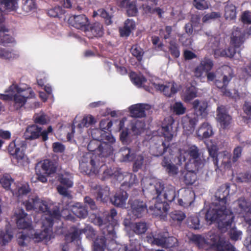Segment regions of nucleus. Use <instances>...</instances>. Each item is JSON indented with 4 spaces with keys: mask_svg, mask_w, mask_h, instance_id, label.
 Here are the masks:
<instances>
[{
    "mask_svg": "<svg viewBox=\"0 0 251 251\" xmlns=\"http://www.w3.org/2000/svg\"><path fill=\"white\" fill-rule=\"evenodd\" d=\"M229 189L226 186L220 187L215 193V198L220 203L210 207L205 215V219L209 224L213 222L218 224V227L222 231H226L231 227L234 216L231 210L226 208V198L229 195Z\"/></svg>",
    "mask_w": 251,
    "mask_h": 251,
    "instance_id": "nucleus-1",
    "label": "nucleus"
},
{
    "mask_svg": "<svg viewBox=\"0 0 251 251\" xmlns=\"http://www.w3.org/2000/svg\"><path fill=\"white\" fill-rule=\"evenodd\" d=\"M174 123V120L172 117L169 116L164 118L161 126V133L165 137V140L162 141L161 144L156 148V156H161L167 151L169 153V155L163 156L161 162V165L169 175H175L178 173V168L172 162L173 151L170 143V141L173 137V125Z\"/></svg>",
    "mask_w": 251,
    "mask_h": 251,
    "instance_id": "nucleus-2",
    "label": "nucleus"
},
{
    "mask_svg": "<svg viewBox=\"0 0 251 251\" xmlns=\"http://www.w3.org/2000/svg\"><path fill=\"white\" fill-rule=\"evenodd\" d=\"M104 132H105L99 129L93 130L92 132L93 139L87 146L88 150L92 153H88L83 155L82 162L80 164L82 172L87 175H90L92 173L96 174L97 172L98 165L97 155L101 143L104 138L103 137Z\"/></svg>",
    "mask_w": 251,
    "mask_h": 251,
    "instance_id": "nucleus-3",
    "label": "nucleus"
},
{
    "mask_svg": "<svg viewBox=\"0 0 251 251\" xmlns=\"http://www.w3.org/2000/svg\"><path fill=\"white\" fill-rule=\"evenodd\" d=\"M192 240L200 249H210L215 251H235L234 247L230 243L215 233L211 234L207 238L201 235H194Z\"/></svg>",
    "mask_w": 251,
    "mask_h": 251,
    "instance_id": "nucleus-4",
    "label": "nucleus"
},
{
    "mask_svg": "<svg viewBox=\"0 0 251 251\" xmlns=\"http://www.w3.org/2000/svg\"><path fill=\"white\" fill-rule=\"evenodd\" d=\"M27 211L34 210L38 212L46 213L49 216L46 218V221L49 224V227H52L53 224V219H59L61 214L59 208L53 206L51 209L45 201L41 200L37 196L29 197L28 199L23 202Z\"/></svg>",
    "mask_w": 251,
    "mask_h": 251,
    "instance_id": "nucleus-5",
    "label": "nucleus"
},
{
    "mask_svg": "<svg viewBox=\"0 0 251 251\" xmlns=\"http://www.w3.org/2000/svg\"><path fill=\"white\" fill-rule=\"evenodd\" d=\"M145 194L152 200H161L163 197L166 202L173 201L176 195L175 187L171 185L165 186L163 182L160 181H156L154 184H150L145 191Z\"/></svg>",
    "mask_w": 251,
    "mask_h": 251,
    "instance_id": "nucleus-6",
    "label": "nucleus"
},
{
    "mask_svg": "<svg viewBox=\"0 0 251 251\" xmlns=\"http://www.w3.org/2000/svg\"><path fill=\"white\" fill-rule=\"evenodd\" d=\"M13 92V100L14 107L16 110L20 109L24 106L27 99L35 98V95L31 88L25 91L24 95L21 94L24 90L17 85H11L5 92Z\"/></svg>",
    "mask_w": 251,
    "mask_h": 251,
    "instance_id": "nucleus-7",
    "label": "nucleus"
},
{
    "mask_svg": "<svg viewBox=\"0 0 251 251\" xmlns=\"http://www.w3.org/2000/svg\"><path fill=\"white\" fill-rule=\"evenodd\" d=\"M52 131V126H50L47 130H43L42 127L39 126L36 124H33L27 126L24 133L25 139L32 140L42 138L43 141L45 142L48 140V135Z\"/></svg>",
    "mask_w": 251,
    "mask_h": 251,
    "instance_id": "nucleus-8",
    "label": "nucleus"
},
{
    "mask_svg": "<svg viewBox=\"0 0 251 251\" xmlns=\"http://www.w3.org/2000/svg\"><path fill=\"white\" fill-rule=\"evenodd\" d=\"M30 232V234L25 233L24 232H20L18 235L17 242L21 247H25L27 245L30 239L34 240L36 242H41L44 240L50 239V234L48 228H45L40 232H34V231Z\"/></svg>",
    "mask_w": 251,
    "mask_h": 251,
    "instance_id": "nucleus-9",
    "label": "nucleus"
},
{
    "mask_svg": "<svg viewBox=\"0 0 251 251\" xmlns=\"http://www.w3.org/2000/svg\"><path fill=\"white\" fill-rule=\"evenodd\" d=\"M228 73L227 75H223L222 80L216 79L215 73L210 71L206 73V77L208 81H213L215 80V84L217 88L222 90L224 95L226 96H230L231 93L226 88L229 82L233 77V73L230 68H228Z\"/></svg>",
    "mask_w": 251,
    "mask_h": 251,
    "instance_id": "nucleus-10",
    "label": "nucleus"
},
{
    "mask_svg": "<svg viewBox=\"0 0 251 251\" xmlns=\"http://www.w3.org/2000/svg\"><path fill=\"white\" fill-rule=\"evenodd\" d=\"M26 144L25 141L16 138L11 142L8 147V151L13 159L17 162L22 160L25 156L24 149L26 148Z\"/></svg>",
    "mask_w": 251,
    "mask_h": 251,
    "instance_id": "nucleus-11",
    "label": "nucleus"
},
{
    "mask_svg": "<svg viewBox=\"0 0 251 251\" xmlns=\"http://www.w3.org/2000/svg\"><path fill=\"white\" fill-rule=\"evenodd\" d=\"M103 141L101 143L97 155L98 157H106L113 153V144L115 142V139L109 133L104 132Z\"/></svg>",
    "mask_w": 251,
    "mask_h": 251,
    "instance_id": "nucleus-12",
    "label": "nucleus"
},
{
    "mask_svg": "<svg viewBox=\"0 0 251 251\" xmlns=\"http://www.w3.org/2000/svg\"><path fill=\"white\" fill-rule=\"evenodd\" d=\"M17 227L19 229H27L30 232L33 231L32 220L22 208L17 209L14 213Z\"/></svg>",
    "mask_w": 251,
    "mask_h": 251,
    "instance_id": "nucleus-13",
    "label": "nucleus"
},
{
    "mask_svg": "<svg viewBox=\"0 0 251 251\" xmlns=\"http://www.w3.org/2000/svg\"><path fill=\"white\" fill-rule=\"evenodd\" d=\"M190 156L189 163L186 165L187 169H191L195 167L196 170L202 168L203 166V160L201 158V152L196 146H191L188 151Z\"/></svg>",
    "mask_w": 251,
    "mask_h": 251,
    "instance_id": "nucleus-14",
    "label": "nucleus"
},
{
    "mask_svg": "<svg viewBox=\"0 0 251 251\" xmlns=\"http://www.w3.org/2000/svg\"><path fill=\"white\" fill-rule=\"evenodd\" d=\"M243 151V147L238 146L235 148L233 151V156L231 159L230 154L227 151H224L220 154L223 156L222 164L226 169H230L231 168L232 163L236 162L241 157Z\"/></svg>",
    "mask_w": 251,
    "mask_h": 251,
    "instance_id": "nucleus-15",
    "label": "nucleus"
},
{
    "mask_svg": "<svg viewBox=\"0 0 251 251\" xmlns=\"http://www.w3.org/2000/svg\"><path fill=\"white\" fill-rule=\"evenodd\" d=\"M128 205L129 211L137 218H141L148 211L146 203L139 199L129 200Z\"/></svg>",
    "mask_w": 251,
    "mask_h": 251,
    "instance_id": "nucleus-16",
    "label": "nucleus"
},
{
    "mask_svg": "<svg viewBox=\"0 0 251 251\" xmlns=\"http://www.w3.org/2000/svg\"><path fill=\"white\" fill-rule=\"evenodd\" d=\"M217 120L223 129L228 127L232 121L231 117L228 114L226 107L223 105L218 107L217 109Z\"/></svg>",
    "mask_w": 251,
    "mask_h": 251,
    "instance_id": "nucleus-17",
    "label": "nucleus"
},
{
    "mask_svg": "<svg viewBox=\"0 0 251 251\" xmlns=\"http://www.w3.org/2000/svg\"><path fill=\"white\" fill-rule=\"evenodd\" d=\"M94 195L97 201L107 202L109 199L110 188L107 186L96 185L92 187Z\"/></svg>",
    "mask_w": 251,
    "mask_h": 251,
    "instance_id": "nucleus-18",
    "label": "nucleus"
},
{
    "mask_svg": "<svg viewBox=\"0 0 251 251\" xmlns=\"http://www.w3.org/2000/svg\"><path fill=\"white\" fill-rule=\"evenodd\" d=\"M96 221L100 227H101L104 235H110L114 237L116 235L115 226L117 221L109 222V221H103L100 217L96 218Z\"/></svg>",
    "mask_w": 251,
    "mask_h": 251,
    "instance_id": "nucleus-19",
    "label": "nucleus"
},
{
    "mask_svg": "<svg viewBox=\"0 0 251 251\" xmlns=\"http://www.w3.org/2000/svg\"><path fill=\"white\" fill-rule=\"evenodd\" d=\"M35 168H38L42 173L50 176L56 173L57 166L53 161L46 159L38 162L36 164Z\"/></svg>",
    "mask_w": 251,
    "mask_h": 251,
    "instance_id": "nucleus-20",
    "label": "nucleus"
},
{
    "mask_svg": "<svg viewBox=\"0 0 251 251\" xmlns=\"http://www.w3.org/2000/svg\"><path fill=\"white\" fill-rule=\"evenodd\" d=\"M245 41V33L239 27L233 28L229 45L236 49L240 48Z\"/></svg>",
    "mask_w": 251,
    "mask_h": 251,
    "instance_id": "nucleus-21",
    "label": "nucleus"
},
{
    "mask_svg": "<svg viewBox=\"0 0 251 251\" xmlns=\"http://www.w3.org/2000/svg\"><path fill=\"white\" fill-rule=\"evenodd\" d=\"M155 88L162 92L167 97H171L177 92V85L174 81L168 82L166 84H157Z\"/></svg>",
    "mask_w": 251,
    "mask_h": 251,
    "instance_id": "nucleus-22",
    "label": "nucleus"
},
{
    "mask_svg": "<svg viewBox=\"0 0 251 251\" xmlns=\"http://www.w3.org/2000/svg\"><path fill=\"white\" fill-rule=\"evenodd\" d=\"M214 65L213 61L210 58L204 57L201 61L200 64L195 70V75L197 77H201L203 72H208L211 71Z\"/></svg>",
    "mask_w": 251,
    "mask_h": 251,
    "instance_id": "nucleus-23",
    "label": "nucleus"
},
{
    "mask_svg": "<svg viewBox=\"0 0 251 251\" xmlns=\"http://www.w3.org/2000/svg\"><path fill=\"white\" fill-rule=\"evenodd\" d=\"M68 22L70 25L77 29H86L88 20L83 14L75 15L69 18Z\"/></svg>",
    "mask_w": 251,
    "mask_h": 251,
    "instance_id": "nucleus-24",
    "label": "nucleus"
},
{
    "mask_svg": "<svg viewBox=\"0 0 251 251\" xmlns=\"http://www.w3.org/2000/svg\"><path fill=\"white\" fill-rule=\"evenodd\" d=\"M214 51L215 58L219 57H225L232 58L236 53V49L229 45L227 48L226 49H214L211 46Z\"/></svg>",
    "mask_w": 251,
    "mask_h": 251,
    "instance_id": "nucleus-25",
    "label": "nucleus"
},
{
    "mask_svg": "<svg viewBox=\"0 0 251 251\" xmlns=\"http://www.w3.org/2000/svg\"><path fill=\"white\" fill-rule=\"evenodd\" d=\"M195 114L197 116L205 118L207 115V108L208 103L203 100H195L192 103Z\"/></svg>",
    "mask_w": 251,
    "mask_h": 251,
    "instance_id": "nucleus-26",
    "label": "nucleus"
},
{
    "mask_svg": "<svg viewBox=\"0 0 251 251\" xmlns=\"http://www.w3.org/2000/svg\"><path fill=\"white\" fill-rule=\"evenodd\" d=\"M213 134L212 127L208 122L202 123L196 132L197 137L201 140L210 137Z\"/></svg>",
    "mask_w": 251,
    "mask_h": 251,
    "instance_id": "nucleus-27",
    "label": "nucleus"
},
{
    "mask_svg": "<svg viewBox=\"0 0 251 251\" xmlns=\"http://www.w3.org/2000/svg\"><path fill=\"white\" fill-rule=\"evenodd\" d=\"M127 198V192L121 189L115 193L112 198L110 199V201L115 206L121 207L125 205Z\"/></svg>",
    "mask_w": 251,
    "mask_h": 251,
    "instance_id": "nucleus-28",
    "label": "nucleus"
},
{
    "mask_svg": "<svg viewBox=\"0 0 251 251\" xmlns=\"http://www.w3.org/2000/svg\"><path fill=\"white\" fill-rule=\"evenodd\" d=\"M130 115L135 118H143L146 115L145 106L144 104L138 103L134 104L129 107Z\"/></svg>",
    "mask_w": 251,
    "mask_h": 251,
    "instance_id": "nucleus-29",
    "label": "nucleus"
},
{
    "mask_svg": "<svg viewBox=\"0 0 251 251\" xmlns=\"http://www.w3.org/2000/svg\"><path fill=\"white\" fill-rule=\"evenodd\" d=\"M57 180L61 185L68 188H72L74 185L73 175L69 172L59 174L58 176Z\"/></svg>",
    "mask_w": 251,
    "mask_h": 251,
    "instance_id": "nucleus-30",
    "label": "nucleus"
},
{
    "mask_svg": "<svg viewBox=\"0 0 251 251\" xmlns=\"http://www.w3.org/2000/svg\"><path fill=\"white\" fill-rule=\"evenodd\" d=\"M121 6L126 8V13L128 16H135L138 13V9L134 1L130 0H123Z\"/></svg>",
    "mask_w": 251,
    "mask_h": 251,
    "instance_id": "nucleus-31",
    "label": "nucleus"
},
{
    "mask_svg": "<svg viewBox=\"0 0 251 251\" xmlns=\"http://www.w3.org/2000/svg\"><path fill=\"white\" fill-rule=\"evenodd\" d=\"M186 169L187 171L184 176V182L187 185H192L197 180V172L199 170H196L194 166L191 169Z\"/></svg>",
    "mask_w": 251,
    "mask_h": 251,
    "instance_id": "nucleus-32",
    "label": "nucleus"
},
{
    "mask_svg": "<svg viewBox=\"0 0 251 251\" xmlns=\"http://www.w3.org/2000/svg\"><path fill=\"white\" fill-rule=\"evenodd\" d=\"M19 56L16 50L10 48H0V58L10 60L17 58Z\"/></svg>",
    "mask_w": 251,
    "mask_h": 251,
    "instance_id": "nucleus-33",
    "label": "nucleus"
},
{
    "mask_svg": "<svg viewBox=\"0 0 251 251\" xmlns=\"http://www.w3.org/2000/svg\"><path fill=\"white\" fill-rule=\"evenodd\" d=\"M135 152L134 151L126 147L121 148L119 151L121 160L123 162L132 161Z\"/></svg>",
    "mask_w": 251,
    "mask_h": 251,
    "instance_id": "nucleus-34",
    "label": "nucleus"
},
{
    "mask_svg": "<svg viewBox=\"0 0 251 251\" xmlns=\"http://www.w3.org/2000/svg\"><path fill=\"white\" fill-rule=\"evenodd\" d=\"M72 211L77 217L82 219L86 218L88 214L86 207L80 203H76V205L73 206Z\"/></svg>",
    "mask_w": 251,
    "mask_h": 251,
    "instance_id": "nucleus-35",
    "label": "nucleus"
},
{
    "mask_svg": "<svg viewBox=\"0 0 251 251\" xmlns=\"http://www.w3.org/2000/svg\"><path fill=\"white\" fill-rule=\"evenodd\" d=\"M87 30L95 37H100L104 33L103 25L99 22H95L91 25L89 29L87 28Z\"/></svg>",
    "mask_w": 251,
    "mask_h": 251,
    "instance_id": "nucleus-36",
    "label": "nucleus"
},
{
    "mask_svg": "<svg viewBox=\"0 0 251 251\" xmlns=\"http://www.w3.org/2000/svg\"><path fill=\"white\" fill-rule=\"evenodd\" d=\"M130 228L136 234L141 235L146 232L148 226L146 223L141 222L131 224Z\"/></svg>",
    "mask_w": 251,
    "mask_h": 251,
    "instance_id": "nucleus-37",
    "label": "nucleus"
},
{
    "mask_svg": "<svg viewBox=\"0 0 251 251\" xmlns=\"http://www.w3.org/2000/svg\"><path fill=\"white\" fill-rule=\"evenodd\" d=\"M122 174L118 168H109L106 169L103 173V179L113 178L116 180L121 176Z\"/></svg>",
    "mask_w": 251,
    "mask_h": 251,
    "instance_id": "nucleus-38",
    "label": "nucleus"
},
{
    "mask_svg": "<svg viewBox=\"0 0 251 251\" xmlns=\"http://www.w3.org/2000/svg\"><path fill=\"white\" fill-rule=\"evenodd\" d=\"M225 17L226 19L234 20L236 17V7L232 3H228L225 7Z\"/></svg>",
    "mask_w": 251,
    "mask_h": 251,
    "instance_id": "nucleus-39",
    "label": "nucleus"
},
{
    "mask_svg": "<svg viewBox=\"0 0 251 251\" xmlns=\"http://www.w3.org/2000/svg\"><path fill=\"white\" fill-rule=\"evenodd\" d=\"M106 243V239L104 236H98L94 241L93 251H104Z\"/></svg>",
    "mask_w": 251,
    "mask_h": 251,
    "instance_id": "nucleus-40",
    "label": "nucleus"
},
{
    "mask_svg": "<svg viewBox=\"0 0 251 251\" xmlns=\"http://www.w3.org/2000/svg\"><path fill=\"white\" fill-rule=\"evenodd\" d=\"M208 151L209 155L212 158L213 163L215 165V170L217 172L219 169L218 166V148L215 145H212L209 147H208Z\"/></svg>",
    "mask_w": 251,
    "mask_h": 251,
    "instance_id": "nucleus-41",
    "label": "nucleus"
},
{
    "mask_svg": "<svg viewBox=\"0 0 251 251\" xmlns=\"http://www.w3.org/2000/svg\"><path fill=\"white\" fill-rule=\"evenodd\" d=\"M145 123L144 121L135 119L131 123V128L133 132L140 134L145 129Z\"/></svg>",
    "mask_w": 251,
    "mask_h": 251,
    "instance_id": "nucleus-42",
    "label": "nucleus"
},
{
    "mask_svg": "<svg viewBox=\"0 0 251 251\" xmlns=\"http://www.w3.org/2000/svg\"><path fill=\"white\" fill-rule=\"evenodd\" d=\"M168 49L172 56L174 58H177L180 56V50L178 45L175 40H171L169 42Z\"/></svg>",
    "mask_w": 251,
    "mask_h": 251,
    "instance_id": "nucleus-43",
    "label": "nucleus"
},
{
    "mask_svg": "<svg viewBox=\"0 0 251 251\" xmlns=\"http://www.w3.org/2000/svg\"><path fill=\"white\" fill-rule=\"evenodd\" d=\"M19 0H1L0 4L9 11H15L18 8Z\"/></svg>",
    "mask_w": 251,
    "mask_h": 251,
    "instance_id": "nucleus-44",
    "label": "nucleus"
},
{
    "mask_svg": "<svg viewBox=\"0 0 251 251\" xmlns=\"http://www.w3.org/2000/svg\"><path fill=\"white\" fill-rule=\"evenodd\" d=\"M197 96V90L194 86H191L186 89L184 95V100L189 102Z\"/></svg>",
    "mask_w": 251,
    "mask_h": 251,
    "instance_id": "nucleus-45",
    "label": "nucleus"
},
{
    "mask_svg": "<svg viewBox=\"0 0 251 251\" xmlns=\"http://www.w3.org/2000/svg\"><path fill=\"white\" fill-rule=\"evenodd\" d=\"M156 200L157 201L154 204V210L158 211V213H157L158 215H161L163 213H167L170 208L168 203L165 201H159V199Z\"/></svg>",
    "mask_w": 251,
    "mask_h": 251,
    "instance_id": "nucleus-46",
    "label": "nucleus"
},
{
    "mask_svg": "<svg viewBox=\"0 0 251 251\" xmlns=\"http://www.w3.org/2000/svg\"><path fill=\"white\" fill-rule=\"evenodd\" d=\"M171 110L175 115H181L185 113L186 108L181 102L177 101L171 106Z\"/></svg>",
    "mask_w": 251,
    "mask_h": 251,
    "instance_id": "nucleus-47",
    "label": "nucleus"
},
{
    "mask_svg": "<svg viewBox=\"0 0 251 251\" xmlns=\"http://www.w3.org/2000/svg\"><path fill=\"white\" fill-rule=\"evenodd\" d=\"M131 81L138 87H141L142 85L147 81V79L143 75H139L134 72L130 75Z\"/></svg>",
    "mask_w": 251,
    "mask_h": 251,
    "instance_id": "nucleus-48",
    "label": "nucleus"
},
{
    "mask_svg": "<svg viewBox=\"0 0 251 251\" xmlns=\"http://www.w3.org/2000/svg\"><path fill=\"white\" fill-rule=\"evenodd\" d=\"M193 195L194 193L190 191L186 192L184 196H183V199L178 200L179 205L184 207L191 205L193 202Z\"/></svg>",
    "mask_w": 251,
    "mask_h": 251,
    "instance_id": "nucleus-49",
    "label": "nucleus"
},
{
    "mask_svg": "<svg viewBox=\"0 0 251 251\" xmlns=\"http://www.w3.org/2000/svg\"><path fill=\"white\" fill-rule=\"evenodd\" d=\"M133 161H134L133 171L134 172H137L139 169H141L144 163V157L143 155L136 154L135 152Z\"/></svg>",
    "mask_w": 251,
    "mask_h": 251,
    "instance_id": "nucleus-50",
    "label": "nucleus"
},
{
    "mask_svg": "<svg viewBox=\"0 0 251 251\" xmlns=\"http://www.w3.org/2000/svg\"><path fill=\"white\" fill-rule=\"evenodd\" d=\"M96 121L95 118L92 115H88L83 117L81 122L78 124L77 126L79 128L84 127H89L90 125L94 124Z\"/></svg>",
    "mask_w": 251,
    "mask_h": 251,
    "instance_id": "nucleus-51",
    "label": "nucleus"
},
{
    "mask_svg": "<svg viewBox=\"0 0 251 251\" xmlns=\"http://www.w3.org/2000/svg\"><path fill=\"white\" fill-rule=\"evenodd\" d=\"M238 204L242 213H247L251 210V204L245 198H239L238 200Z\"/></svg>",
    "mask_w": 251,
    "mask_h": 251,
    "instance_id": "nucleus-52",
    "label": "nucleus"
},
{
    "mask_svg": "<svg viewBox=\"0 0 251 251\" xmlns=\"http://www.w3.org/2000/svg\"><path fill=\"white\" fill-rule=\"evenodd\" d=\"M14 179L11 176L7 174L3 175L0 179V184L6 190L10 189L11 184L13 182Z\"/></svg>",
    "mask_w": 251,
    "mask_h": 251,
    "instance_id": "nucleus-53",
    "label": "nucleus"
},
{
    "mask_svg": "<svg viewBox=\"0 0 251 251\" xmlns=\"http://www.w3.org/2000/svg\"><path fill=\"white\" fill-rule=\"evenodd\" d=\"M131 52L132 55L136 57L138 62H141L142 60L144 51L141 48L137 45H133L131 47Z\"/></svg>",
    "mask_w": 251,
    "mask_h": 251,
    "instance_id": "nucleus-54",
    "label": "nucleus"
},
{
    "mask_svg": "<svg viewBox=\"0 0 251 251\" xmlns=\"http://www.w3.org/2000/svg\"><path fill=\"white\" fill-rule=\"evenodd\" d=\"M64 10L59 6H55L48 11V15L50 17L61 18L64 14Z\"/></svg>",
    "mask_w": 251,
    "mask_h": 251,
    "instance_id": "nucleus-55",
    "label": "nucleus"
},
{
    "mask_svg": "<svg viewBox=\"0 0 251 251\" xmlns=\"http://www.w3.org/2000/svg\"><path fill=\"white\" fill-rule=\"evenodd\" d=\"M166 236L165 234H158L157 237H153L152 239L151 238V242L152 245L165 248Z\"/></svg>",
    "mask_w": 251,
    "mask_h": 251,
    "instance_id": "nucleus-56",
    "label": "nucleus"
},
{
    "mask_svg": "<svg viewBox=\"0 0 251 251\" xmlns=\"http://www.w3.org/2000/svg\"><path fill=\"white\" fill-rule=\"evenodd\" d=\"M81 232L80 230L77 228H74V230L67 234L65 236V239L68 242H72L76 241L79 239Z\"/></svg>",
    "mask_w": 251,
    "mask_h": 251,
    "instance_id": "nucleus-57",
    "label": "nucleus"
},
{
    "mask_svg": "<svg viewBox=\"0 0 251 251\" xmlns=\"http://www.w3.org/2000/svg\"><path fill=\"white\" fill-rule=\"evenodd\" d=\"M8 30L4 26V29L0 31V44H3L4 45L6 44L12 43L14 41L13 38H12L9 34H5V32H7Z\"/></svg>",
    "mask_w": 251,
    "mask_h": 251,
    "instance_id": "nucleus-58",
    "label": "nucleus"
},
{
    "mask_svg": "<svg viewBox=\"0 0 251 251\" xmlns=\"http://www.w3.org/2000/svg\"><path fill=\"white\" fill-rule=\"evenodd\" d=\"M179 42L183 46L189 47L192 45L193 39L190 37V35L186 33H183L178 35Z\"/></svg>",
    "mask_w": 251,
    "mask_h": 251,
    "instance_id": "nucleus-59",
    "label": "nucleus"
},
{
    "mask_svg": "<svg viewBox=\"0 0 251 251\" xmlns=\"http://www.w3.org/2000/svg\"><path fill=\"white\" fill-rule=\"evenodd\" d=\"M99 12L100 13V16L104 19V22L106 25H108L112 24L113 21L112 18L113 16L110 15L104 9H99Z\"/></svg>",
    "mask_w": 251,
    "mask_h": 251,
    "instance_id": "nucleus-60",
    "label": "nucleus"
},
{
    "mask_svg": "<svg viewBox=\"0 0 251 251\" xmlns=\"http://www.w3.org/2000/svg\"><path fill=\"white\" fill-rule=\"evenodd\" d=\"M221 17V14L219 12H212L205 14L202 18V21L203 23L210 22L212 20H215Z\"/></svg>",
    "mask_w": 251,
    "mask_h": 251,
    "instance_id": "nucleus-61",
    "label": "nucleus"
},
{
    "mask_svg": "<svg viewBox=\"0 0 251 251\" xmlns=\"http://www.w3.org/2000/svg\"><path fill=\"white\" fill-rule=\"evenodd\" d=\"M189 226L190 228L198 229L201 227L200 220L198 216H192L188 220Z\"/></svg>",
    "mask_w": 251,
    "mask_h": 251,
    "instance_id": "nucleus-62",
    "label": "nucleus"
},
{
    "mask_svg": "<svg viewBox=\"0 0 251 251\" xmlns=\"http://www.w3.org/2000/svg\"><path fill=\"white\" fill-rule=\"evenodd\" d=\"M170 216L174 221H176L178 222L183 221L186 217L185 213L179 210H175L172 212L170 214Z\"/></svg>",
    "mask_w": 251,
    "mask_h": 251,
    "instance_id": "nucleus-63",
    "label": "nucleus"
},
{
    "mask_svg": "<svg viewBox=\"0 0 251 251\" xmlns=\"http://www.w3.org/2000/svg\"><path fill=\"white\" fill-rule=\"evenodd\" d=\"M30 191L31 189L28 183L23 184L21 186L18 188V191L17 193H16V195L18 197H20V196L27 195L30 192Z\"/></svg>",
    "mask_w": 251,
    "mask_h": 251,
    "instance_id": "nucleus-64",
    "label": "nucleus"
}]
</instances>
